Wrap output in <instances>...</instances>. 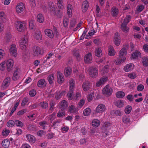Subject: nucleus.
I'll list each match as a JSON object with an SVG mask.
<instances>
[{"instance_id":"nucleus-1","label":"nucleus","mask_w":148,"mask_h":148,"mask_svg":"<svg viewBox=\"0 0 148 148\" xmlns=\"http://www.w3.org/2000/svg\"><path fill=\"white\" fill-rule=\"evenodd\" d=\"M56 6L54 5L51 6L49 9L51 13L56 18H61L63 16L62 11L60 10H56Z\"/></svg>"},{"instance_id":"nucleus-2","label":"nucleus","mask_w":148,"mask_h":148,"mask_svg":"<svg viewBox=\"0 0 148 148\" xmlns=\"http://www.w3.org/2000/svg\"><path fill=\"white\" fill-rule=\"evenodd\" d=\"M131 18V16L128 15L124 19V21L121 25V29L123 32L127 33L129 31V28L127 25L130 21Z\"/></svg>"},{"instance_id":"nucleus-3","label":"nucleus","mask_w":148,"mask_h":148,"mask_svg":"<svg viewBox=\"0 0 148 148\" xmlns=\"http://www.w3.org/2000/svg\"><path fill=\"white\" fill-rule=\"evenodd\" d=\"M14 27L17 31L19 32H24L26 28V26L24 23L16 21L15 23Z\"/></svg>"},{"instance_id":"nucleus-4","label":"nucleus","mask_w":148,"mask_h":148,"mask_svg":"<svg viewBox=\"0 0 148 148\" xmlns=\"http://www.w3.org/2000/svg\"><path fill=\"white\" fill-rule=\"evenodd\" d=\"M28 39L27 36L22 37L19 42V44L21 49L23 50L26 49L27 46Z\"/></svg>"},{"instance_id":"nucleus-5","label":"nucleus","mask_w":148,"mask_h":148,"mask_svg":"<svg viewBox=\"0 0 148 148\" xmlns=\"http://www.w3.org/2000/svg\"><path fill=\"white\" fill-rule=\"evenodd\" d=\"M112 88L110 87L109 85H107L103 89L102 93L104 95L109 96L112 95Z\"/></svg>"},{"instance_id":"nucleus-6","label":"nucleus","mask_w":148,"mask_h":148,"mask_svg":"<svg viewBox=\"0 0 148 148\" xmlns=\"http://www.w3.org/2000/svg\"><path fill=\"white\" fill-rule=\"evenodd\" d=\"M106 109L105 106L103 104H101L97 106L95 111L96 113L101 114L105 111Z\"/></svg>"},{"instance_id":"nucleus-7","label":"nucleus","mask_w":148,"mask_h":148,"mask_svg":"<svg viewBox=\"0 0 148 148\" xmlns=\"http://www.w3.org/2000/svg\"><path fill=\"white\" fill-rule=\"evenodd\" d=\"M109 80L108 77L106 76H104L101 78L99 81L96 84L97 87H99L103 85Z\"/></svg>"},{"instance_id":"nucleus-8","label":"nucleus","mask_w":148,"mask_h":148,"mask_svg":"<svg viewBox=\"0 0 148 148\" xmlns=\"http://www.w3.org/2000/svg\"><path fill=\"white\" fill-rule=\"evenodd\" d=\"M9 51L10 53L12 56L16 57L17 55V51L16 45L15 44H12L10 47Z\"/></svg>"},{"instance_id":"nucleus-9","label":"nucleus","mask_w":148,"mask_h":148,"mask_svg":"<svg viewBox=\"0 0 148 148\" xmlns=\"http://www.w3.org/2000/svg\"><path fill=\"white\" fill-rule=\"evenodd\" d=\"M5 61L7 71H10L13 65V60L12 59H9Z\"/></svg>"},{"instance_id":"nucleus-10","label":"nucleus","mask_w":148,"mask_h":148,"mask_svg":"<svg viewBox=\"0 0 148 148\" xmlns=\"http://www.w3.org/2000/svg\"><path fill=\"white\" fill-rule=\"evenodd\" d=\"M12 38V35L10 32H7L4 37L3 41L4 43L8 44L10 42Z\"/></svg>"},{"instance_id":"nucleus-11","label":"nucleus","mask_w":148,"mask_h":148,"mask_svg":"<svg viewBox=\"0 0 148 148\" xmlns=\"http://www.w3.org/2000/svg\"><path fill=\"white\" fill-rule=\"evenodd\" d=\"M128 49V46L127 45L123 47L119 52V56L120 57H125L127 54V50Z\"/></svg>"},{"instance_id":"nucleus-12","label":"nucleus","mask_w":148,"mask_h":148,"mask_svg":"<svg viewBox=\"0 0 148 148\" xmlns=\"http://www.w3.org/2000/svg\"><path fill=\"white\" fill-rule=\"evenodd\" d=\"M25 7L24 4L22 3H18L16 8V11L18 13H20L23 11Z\"/></svg>"},{"instance_id":"nucleus-13","label":"nucleus","mask_w":148,"mask_h":148,"mask_svg":"<svg viewBox=\"0 0 148 148\" xmlns=\"http://www.w3.org/2000/svg\"><path fill=\"white\" fill-rule=\"evenodd\" d=\"M66 93L65 91L57 90L56 92L55 98L56 99H59Z\"/></svg>"},{"instance_id":"nucleus-14","label":"nucleus","mask_w":148,"mask_h":148,"mask_svg":"<svg viewBox=\"0 0 148 148\" xmlns=\"http://www.w3.org/2000/svg\"><path fill=\"white\" fill-rule=\"evenodd\" d=\"M121 39L120 35L117 33H115L114 37V43L117 46H119L121 43Z\"/></svg>"},{"instance_id":"nucleus-15","label":"nucleus","mask_w":148,"mask_h":148,"mask_svg":"<svg viewBox=\"0 0 148 148\" xmlns=\"http://www.w3.org/2000/svg\"><path fill=\"white\" fill-rule=\"evenodd\" d=\"M10 78L7 77L3 81L2 84V87L4 89L6 88L10 85Z\"/></svg>"},{"instance_id":"nucleus-16","label":"nucleus","mask_w":148,"mask_h":148,"mask_svg":"<svg viewBox=\"0 0 148 148\" xmlns=\"http://www.w3.org/2000/svg\"><path fill=\"white\" fill-rule=\"evenodd\" d=\"M89 5V3L88 1L86 0L83 2L82 7L83 12L85 13L86 12L88 9Z\"/></svg>"},{"instance_id":"nucleus-17","label":"nucleus","mask_w":148,"mask_h":148,"mask_svg":"<svg viewBox=\"0 0 148 148\" xmlns=\"http://www.w3.org/2000/svg\"><path fill=\"white\" fill-rule=\"evenodd\" d=\"M90 86V84L89 81H86L84 82L82 86L83 90L85 91H86L89 90Z\"/></svg>"},{"instance_id":"nucleus-18","label":"nucleus","mask_w":148,"mask_h":148,"mask_svg":"<svg viewBox=\"0 0 148 148\" xmlns=\"http://www.w3.org/2000/svg\"><path fill=\"white\" fill-rule=\"evenodd\" d=\"M126 59L125 57H121L119 56L115 61V64L117 65H120L125 62Z\"/></svg>"},{"instance_id":"nucleus-19","label":"nucleus","mask_w":148,"mask_h":148,"mask_svg":"<svg viewBox=\"0 0 148 148\" xmlns=\"http://www.w3.org/2000/svg\"><path fill=\"white\" fill-rule=\"evenodd\" d=\"M84 61L86 63H90L92 60V57L91 53H89L86 54L84 57Z\"/></svg>"},{"instance_id":"nucleus-20","label":"nucleus","mask_w":148,"mask_h":148,"mask_svg":"<svg viewBox=\"0 0 148 148\" xmlns=\"http://www.w3.org/2000/svg\"><path fill=\"white\" fill-rule=\"evenodd\" d=\"M33 53L34 56H36L42 54V51L40 48L39 47H34L33 50Z\"/></svg>"},{"instance_id":"nucleus-21","label":"nucleus","mask_w":148,"mask_h":148,"mask_svg":"<svg viewBox=\"0 0 148 148\" xmlns=\"http://www.w3.org/2000/svg\"><path fill=\"white\" fill-rule=\"evenodd\" d=\"M33 36L34 38L36 40H40L42 39L41 32L40 31H37Z\"/></svg>"},{"instance_id":"nucleus-22","label":"nucleus","mask_w":148,"mask_h":148,"mask_svg":"<svg viewBox=\"0 0 148 148\" xmlns=\"http://www.w3.org/2000/svg\"><path fill=\"white\" fill-rule=\"evenodd\" d=\"M26 137L28 141L30 143H34L35 142L36 139L33 135L29 134H27Z\"/></svg>"},{"instance_id":"nucleus-23","label":"nucleus","mask_w":148,"mask_h":148,"mask_svg":"<svg viewBox=\"0 0 148 148\" xmlns=\"http://www.w3.org/2000/svg\"><path fill=\"white\" fill-rule=\"evenodd\" d=\"M47 83L44 79H41L38 82L37 86L38 87L44 88L46 86Z\"/></svg>"},{"instance_id":"nucleus-24","label":"nucleus","mask_w":148,"mask_h":148,"mask_svg":"<svg viewBox=\"0 0 148 148\" xmlns=\"http://www.w3.org/2000/svg\"><path fill=\"white\" fill-rule=\"evenodd\" d=\"M134 66V65L132 64H128L124 66V70L126 72L131 71L133 69Z\"/></svg>"},{"instance_id":"nucleus-25","label":"nucleus","mask_w":148,"mask_h":148,"mask_svg":"<svg viewBox=\"0 0 148 148\" xmlns=\"http://www.w3.org/2000/svg\"><path fill=\"white\" fill-rule=\"evenodd\" d=\"M45 34L49 38H52L53 37L54 35L53 31L50 29H47L45 30Z\"/></svg>"},{"instance_id":"nucleus-26","label":"nucleus","mask_w":148,"mask_h":148,"mask_svg":"<svg viewBox=\"0 0 148 148\" xmlns=\"http://www.w3.org/2000/svg\"><path fill=\"white\" fill-rule=\"evenodd\" d=\"M69 112L71 113H74L78 111L77 109L73 105H71L69 108Z\"/></svg>"},{"instance_id":"nucleus-27","label":"nucleus","mask_w":148,"mask_h":148,"mask_svg":"<svg viewBox=\"0 0 148 148\" xmlns=\"http://www.w3.org/2000/svg\"><path fill=\"white\" fill-rule=\"evenodd\" d=\"M72 5L70 4H68L67 7V13L69 17H71L72 16Z\"/></svg>"},{"instance_id":"nucleus-28","label":"nucleus","mask_w":148,"mask_h":148,"mask_svg":"<svg viewBox=\"0 0 148 148\" xmlns=\"http://www.w3.org/2000/svg\"><path fill=\"white\" fill-rule=\"evenodd\" d=\"M108 54L110 56H114L115 55V52L114 47L111 46L109 47L108 48Z\"/></svg>"},{"instance_id":"nucleus-29","label":"nucleus","mask_w":148,"mask_h":148,"mask_svg":"<svg viewBox=\"0 0 148 148\" xmlns=\"http://www.w3.org/2000/svg\"><path fill=\"white\" fill-rule=\"evenodd\" d=\"M67 103L65 100H63L60 104V108L61 109L64 110L67 107Z\"/></svg>"},{"instance_id":"nucleus-30","label":"nucleus","mask_w":148,"mask_h":148,"mask_svg":"<svg viewBox=\"0 0 148 148\" xmlns=\"http://www.w3.org/2000/svg\"><path fill=\"white\" fill-rule=\"evenodd\" d=\"M36 18L37 21L40 23H42L44 21V17L41 14H38Z\"/></svg>"},{"instance_id":"nucleus-31","label":"nucleus","mask_w":148,"mask_h":148,"mask_svg":"<svg viewBox=\"0 0 148 148\" xmlns=\"http://www.w3.org/2000/svg\"><path fill=\"white\" fill-rule=\"evenodd\" d=\"M89 73L90 74H96L98 73L97 69L96 68L91 67L88 69Z\"/></svg>"},{"instance_id":"nucleus-32","label":"nucleus","mask_w":148,"mask_h":148,"mask_svg":"<svg viewBox=\"0 0 148 148\" xmlns=\"http://www.w3.org/2000/svg\"><path fill=\"white\" fill-rule=\"evenodd\" d=\"M142 63L143 65L145 67L148 66V57L144 56L142 58Z\"/></svg>"},{"instance_id":"nucleus-33","label":"nucleus","mask_w":148,"mask_h":148,"mask_svg":"<svg viewBox=\"0 0 148 148\" xmlns=\"http://www.w3.org/2000/svg\"><path fill=\"white\" fill-rule=\"evenodd\" d=\"M29 53L25 51L23 54L22 60L25 62H27L29 60Z\"/></svg>"},{"instance_id":"nucleus-34","label":"nucleus","mask_w":148,"mask_h":148,"mask_svg":"<svg viewBox=\"0 0 148 148\" xmlns=\"http://www.w3.org/2000/svg\"><path fill=\"white\" fill-rule=\"evenodd\" d=\"M10 141L7 139H5L3 140L2 143V146L4 148H8L10 145Z\"/></svg>"},{"instance_id":"nucleus-35","label":"nucleus","mask_w":148,"mask_h":148,"mask_svg":"<svg viewBox=\"0 0 148 148\" xmlns=\"http://www.w3.org/2000/svg\"><path fill=\"white\" fill-rule=\"evenodd\" d=\"M132 58L133 59H136L138 57H140L141 56V53L138 51H136L135 52L133 53L132 54Z\"/></svg>"},{"instance_id":"nucleus-36","label":"nucleus","mask_w":148,"mask_h":148,"mask_svg":"<svg viewBox=\"0 0 148 148\" xmlns=\"http://www.w3.org/2000/svg\"><path fill=\"white\" fill-rule=\"evenodd\" d=\"M92 125L95 127H96L99 125L100 124V121L96 119H93L92 121Z\"/></svg>"},{"instance_id":"nucleus-37","label":"nucleus","mask_w":148,"mask_h":148,"mask_svg":"<svg viewBox=\"0 0 148 148\" xmlns=\"http://www.w3.org/2000/svg\"><path fill=\"white\" fill-rule=\"evenodd\" d=\"M95 52V56L98 57H101L102 55V51L100 48H96Z\"/></svg>"},{"instance_id":"nucleus-38","label":"nucleus","mask_w":148,"mask_h":148,"mask_svg":"<svg viewBox=\"0 0 148 148\" xmlns=\"http://www.w3.org/2000/svg\"><path fill=\"white\" fill-rule=\"evenodd\" d=\"M112 15L114 16H116L118 14V9L114 7H113L112 8Z\"/></svg>"},{"instance_id":"nucleus-39","label":"nucleus","mask_w":148,"mask_h":148,"mask_svg":"<svg viewBox=\"0 0 148 148\" xmlns=\"http://www.w3.org/2000/svg\"><path fill=\"white\" fill-rule=\"evenodd\" d=\"M124 105V101L121 100H117L116 102L115 105L119 108L122 107Z\"/></svg>"},{"instance_id":"nucleus-40","label":"nucleus","mask_w":148,"mask_h":148,"mask_svg":"<svg viewBox=\"0 0 148 148\" xmlns=\"http://www.w3.org/2000/svg\"><path fill=\"white\" fill-rule=\"evenodd\" d=\"M64 81V77L63 75H57V81L58 83L61 84Z\"/></svg>"},{"instance_id":"nucleus-41","label":"nucleus","mask_w":148,"mask_h":148,"mask_svg":"<svg viewBox=\"0 0 148 148\" xmlns=\"http://www.w3.org/2000/svg\"><path fill=\"white\" fill-rule=\"evenodd\" d=\"M116 97L119 98H121L125 96V94L124 92L120 91L117 92L116 93Z\"/></svg>"},{"instance_id":"nucleus-42","label":"nucleus","mask_w":148,"mask_h":148,"mask_svg":"<svg viewBox=\"0 0 148 148\" xmlns=\"http://www.w3.org/2000/svg\"><path fill=\"white\" fill-rule=\"evenodd\" d=\"M53 56V53L52 52L49 53L47 55V57L45 59L43 63H45L49 60L50 59L52 58V56Z\"/></svg>"},{"instance_id":"nucleus-43","label":"nucleus","mask_w":148,"mask_h":148,"mask_svg":"<svg viewBox=\"0 0 148 148\" xmlns=\"http://www.w3.org/2000/svg\"><path fill=\"white\" fill-rule=\"evenodd\" d=\"M39 124L43 129H45L47 125H48V123L47 122L43 121L40 122L39 123Z\"/></svg>"},{"instance_id":"nucleus-44","label":"nucleus","mask_w":148,"mask_h":148,"mask_svg":"<svg viewBox=\"0 0 148 148\" xmlns=\"http://www.w3.org/2000/svg\"><path fill=\"white\" fill-rule=\"evenodd\" d=\"M109 66L108 65L104 66L101 71V73L104 74L107 73L108 71Z\"/></svg>"},{"instance_id":"nucleus-45","label":"nucleus","mask_w":148,"mask_h":148,"mask_svg":"<svg viewBox=\"0 0 148 148\" xmlns=\"http://www.w3.org/2000/svg\"><path fill=\"white\" fill-rule=\"evenodd\" d=\"M72 72V69L70 67H66L64 69V72L66 74H71Z\"/></svg>"},{"instance_id":"nucleus-46","label":"nucleus","mask_w":148,"mask_h":148,"mask_svg":"<svg viewBox=\"0 0 148 148\" xmlns=\"http://www.w3.org/2000/svg\"><path fill=\"white\" fill-rule=\"evenodd\" d=\"M61 121V120L60 119L55 120L51 126L53 127L54 128H55L57 126L59 125Z\"/></svg>"},{"instance_id":"nucleus-47","label":"nucleus","mask_w":148,"mask_h":148,"mask_svg":"<svg viewBox=\"0 0 148 148\" xmlns=\"http://www.w3.org/2000/svg\"><path fill=\"white\" fill-rule=\"evenodd\" d=\"M68 97L70 100H72L73 97V90L69 89L68 94Z\"/></svg>"},{"instance_id":"nucleus-48","label":"nucleus","mask_w":148,"mask_h":148,"mask_svg":"<svg viewBox=\"0 0 148 148\" xmlns=\"http://www.w3.org/2000/svg\"><path fill=\"white\" fill-rule=\"evenodd\" d=\"M37 116V114L36 113H33L30 114L27 116V117L29 118V119L33 121L34 120Z\"/></svg>"},{"instance_id":"nucleus-49","label":"nucleus","mask_w":148,"mask_h":148,"mask_svg":"<svg viewBox=\"0 0 148 148\" xmlns=\"http://www.w3.org/2000/svg\"><path fill=\"white\" fill-rule=\"evenodd\" d=\"M75 82L73 79H71L69 81V83L70 86L69 89L73 90L74 88L75 87Z\"/></svg>"},{"instance_id":"nucleus-50","label":"nucleus","mask_w":148,"mask_h":148,"mask_svg":"<svg viewBox=\"0 0 148 148\" xmlns=\"http://www.w3.org/2000/svg\"><path fill=\"white\" fill-rule=\"evenodd\" d=\"M132 110V107L130 105H128L125 108V112L126 114H129L131 112Z\"/></svg>"},{"instance_id":"nucleus-51","label":"nucleus","mask_w":148,"mask_h":148,"mask_svg":"<svg viewBox=\"0 0 148 148\" xmlns=\"http://www.w3.org/2000/svg\"><path fill=\"white\" fill-rule=\"evenodd\" d=\"M10 132V131L9 130L5 128L3 130L2 134L3 136H7L9 135Z\"/></svg>"},{"instance_id":"nucleus-52","label":"nucleus","mask_w":148,"mask_h":148,"mask_svg":"<svg viewBox=\"0 0 148 148\" xmlns=\"http://www.w3.org/2000/svg\"><path fill=\"white\" fill-rule=\"evenodd\" d=\"M91 112V109L89 108H87L84 110L83 114L85 116H88L90 114Z\"/></svg>"},{"instance_id":"nucleus-53","label":"nucleus","mask_w":148,"mask_h":148,"mask_svg":"<svg viewBox=\"0 0 148 148\" xmlns=\"http://www.w3.org/2000/svg\"><path fill=\"white\" fill-rule=\"evenodd\" d=\"M29 23L30 29H34V20L32 19H30L29 21Z\"/></svg>"},{"instance_id":"nucleus-54","label":"nucleus","mask_w":148,"mask_h":148,"mask_svg":"<svg viewBox=\"0 0 148 148\" xmlns=\"http://www.w3.org/2000/svg\"><path fill=\"white\" fill-rule=\"evenodd\" d=\"M27 128L29 131H35L36 130V126L32 124H29L28 125Z\"/></svg>"},{"instance_id":"nucleus-55","label":"nucleus","mask_w":148,"mask_h":148,"mask_svg":"<svg viewBox=\"0 0 148 148\" xmlns=\"http://www.w3.org/2000/svg\"><path fill=\"white\" fill-rule=\"evenodd\" d=\"M69 22V19L67 18L64 17L63 24L64 26V27H66L68 26Z\"/></svg>"},{"instance_id":"nucleus-56","label":"nucleus","mask_w":148,"mask_h":148,"mask_svg":"<svg viewBox=\"0 0 148 148\" xmlns=\"http://www.w3.org/2000/svg\"><path fill=\"white\" fill-rule=\"evenodd\" d=\"M54 79L53 75H49L48 77V80L50 84H52L53 83Z\"/></svg>"},{"instance_id":"nucleus-57","label":"nucleus","mask_w":148,"mask_h":148,"mask_svg":"<svg viewBox=\"0 0 148 148\" xmlns=\"http://www.w3.org/2000/svg\"><path fill=\"white\" fill-rule=\"evenodd\" d=\"M15 124V122L12 120H9L7 123V125L8 127H10L13 126Z\"/></svg>"},{"instance_id":"nucleus-58","label":"nucleus","mask_w":148,"mask_h":148,"mask_svg":"<svg viewBox=\"0 0 148 148\" xmlns=\"http://www.w3.org/2000/svg\"><path fill=\"white\" fill-rule=\"evenodd\" d=\"M6 18V16L4 12L1 11L0 12V18L3 21H4Z\"/></svg>"},{"instance_id":"nucleus-59","label":"nucleus","mask_w":148,"mask_h":148,"mask_svg":"<svg viewBox=\"0 0 148 148\" xmlns=\"http://www.w3.org/2000/svg\"><path fill=\"white\" fill-rule=\"evenodd\" d=\"M36 92L34 89H32L29 91V94L30 96L31 97H34L36 94Z\"/></svg>"},{"instance_id":"nucleus-60","label":"nucleus","mask_w":148,"mask_h":148,"mask_svg":"<svg viewBox=\"0 0 148 148\" xmlns=\"http://www.w3.org/2000/svg\"><path fill=\"white\" fill-rule=\"evenodd\" d=\"M69 129V127L66 126H62L61 128V132L62 133H65L68 131Z\"/></svg>"},{"instance_id":"nucleus-61","label":"nucleus","mask_w":148,"mask_h":148,"mask_svg":"<svg viewBox=\"0 0 148 148\" xmlns=\"http://www.w3.org/2000/svg\"><path fill=\"white\" fill-rule=\"evenodd\" d=\"M6 69L5 61L2 62L0 64V70L3 71Z\"/></svg>"},{"instance_id":"nucleus-62","label":"nucleus","mask_w":148,"mask_h":148,"mask_svg":"<svg viewBox=\"0 0 148 148\" xmlns=\"http://www.w3.org/2000/svg\"><path fill=\"white\" fill-rule=\"evenodd\" d=\"M65 112L64 111L62 110V111H60L58 113L57 116L58 117H60L64 116L65 115Z\"/></svg>"},{"instance_id":"nucleus-63","label":"nucleus","mask_w":148,"mask_h":148,"mask_svg":"<svg viewBox=\"0 0 148 148\" xmlns=\"http://www.w3.org/2000/svg\"><path fill=\"white\" fill-rule=\"evenodd\" d=\"M76 23V20L74 18H73L71 21L70 26L71 27H73Z\"/></svg>"},{"instance_id":"nucleus-64","label":"nucleus","mask_w":148,"mask_h":148,"mask_svg":"<svg viewBox=\"0 0 148 148\" xmlns=\"http://www.w3.org/2000/svg\"><path fill=\"white\" fill-rule=\"evenodd\" d=\"M29 99L28 97H25L22 101L21 103V105L22 106H25L28 101Z\"/></svg>"}]
</instances>
